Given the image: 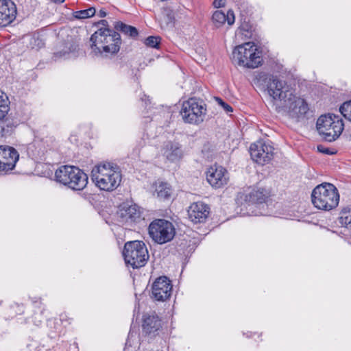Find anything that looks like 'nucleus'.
Listing matches in <instances>:
<instances>
[{
	"instance_id": "nucleus-12",
	"label": "nucleus",
	"mask_w": 351,
	"mask_h": 351,
	"mask_svg": "<svg viewBox=\"0 0 351 351\" xmlns=\"http://www.w3.org/2000/svg\"><path fill=\"white\" fill-rule=\"evenodd\" d=\"M172 285L166 277L158 278L152 285V297L157 301H165L171 295Z\"/></svg>"
},
{
	"instance_id": "nucleus-16",
	"label": "nucleus",
	"mask_w": 351,
	"mask_h": 351,
	"mask_svg": "<svg viewBox=\"0 0 351 351\" xmlns=\"http://www.w3.org/2000/svg\"><path fill=\"white\" fill-rule=\"evenodd\" d=\"M162 322L156 315H145L143 319V333L149 337H154L159 333Z\"/></svg>"
},
{
	"instance_id": "nucleus-7",
	"label": "nucleus",
	"mask_w": 351,
	"mask_h": 351,
	"mask_svg": "<svg viewBox=\"0 0 351 351\" xmlns=\"http://www.w3.org/2000/svg\"><path fill=\"white\" fill-rule=\"evenodd\" d=\"M148 229L151 238L158 244L171 241L176 234V228L173 224L163 219L154 220L149 224Z\"/></svg>"
},
{
	"instance_id": "nucleus-38",
	"label": "nucleus",
	"mask_w": 351,
	"mask_h": 351,
	"mask_svg": "<svg viewBox=\"0 0 351 351\" xmlns=\"http://www.w3.org/2000/svg\"><path fill=\"white\" fill-rule=\"evenodd\" d=\"M241 29L244 31H248L247 28L244 26H242Z\"/></svg>"
},
{
	"instance_id": "nucleus-29",
	"label": "nucleus",
	"mask_w": 351,
	"mask_h": 351,
	"mask_svg": "<svg viewBox=\"0 0 351 351\" xmlns=\"http://www.w3.org/2000/svg\"><path fill=\"white\" fill-rule=\"evenodd\" d=\"M96 10L93 7H90L86 10L74 12L73 15L77 19H85L93 16L95 14Z\"/></svg>"
},
{
	"instance_id": "nucleus-24",
	"label": "nucleus",
	"mask_w": 351,
	"mask_h": 351,
	"mask_svg": "<svg viewBox=\"0 0 351 351\" xmlns=\"http://www.w3.org/2000/svg\"><path fill=\"white\" fill-rule=\"evenodd\" d=\"M10 110V101L7 95L0 90V121H7V115Z\"/></svg>"
},
{
	"instance_id": "nucleus-25",
	"label": "nucleus",
	"mask_w": 351,
	"mask_h": 351,
	"mask_svg": "<svg viewBox=\"0 0 351 351\" xmlns=\"http://www.w3.org/2000/svg\"><path fill=\"white\" fill-rule=\"evenodd\" d=\"M339 223L351 229V208L346 207L342 209L339 218Z\"/></svg>"
},
{
	"instance_id": "nucleus-22",
	"label": "nucleus",
	"mask_w": 351,
	"mask_h": 351,
	"mask_svg": "<svg viewBox=\"0 0 351 351\" xmlns=\"http://www.w3.org/2000/svg\"><path fill=\"white\" fill-rule=\"evenodd\" d=\"M87 176L75 166L62 165L56 170L55 176Z\"/></svg>"
},
{
	"instance_id": "nucleus-40",
	"label": "nucleus",
	"mask_w": 351,
	"mask_h": 351,
	"mask_svg": "<svg viewBox=\"0 0 351 351\" xmlns=\"http://www.w3.org/2000/svg\"><path fill=\"white\" fill-rule=\"evenodd\" d=\"M5 130V128L4 127L2 128V131H4Z\"/></svg>"
},
{
	"instance_id": "nucleus-32",
	"label": "nucleus",
	"mask_w": 351,
	"mask_h": 351,
	"mask_svg": "<svg viewBox=\"0 0 351 351\" xmlns=\"http://www.w3.org/2000/svg\"><path fill=\"white\" fill-rule=\"evenodd\" d=\"M215 99L217 102V104L219 106H221L226 112H230L233 111L232 106L226 103L221 98L215 97Z\"/></svg>"
},
{
	"instance_id": "nucleus-31",
	"label": "nucleus",
	"mask_w": 351,
	"mask_h": 351,
	"mask_svg": "<svg viewBox=\"0 0 351 351\" xmlns=\"http://www.w3.org/2000/svg\"><path fill=\"white\" fill-rule=\"evenodd\" d=\"M161 38L160 36H148L145 40V44L149 47L158 49L160 43Z\"/></svg>"
},
{
	"instance_id": "nucleus-5",
	"label": "nucleus",
	"mask_w": 351,
	"mask_h": 351,
	"mask_svg": "<svg viewBox=\"0 0 351 351\" xmlns=\"http://www.w3.org/2000/svg\"><path fill=\"white\" fill-rule=\"evenodd\" d=\"M318 133L327 142H333L341 134L344 124L338 115L328 114L321 115L316 123Z\"/></svg>"
},
{
	"instance_id": "nucleus-37",
	"label": "nucleus",
	"mask_w": 351,
	"mask_h": 351,
	"mask_svg": "<svg viewBox=\"0 0 351 351\" xmlns=\"http://www.w3.org/2000/svg\"><path fill=\"white\" fill-rule=\"evenodd\" d=\"M51 1L56 3H63L65 0H51Z\"/></svg>"
},
{
	"instance_id": "nucleus-6",
	"label": "nucleus",
	"mask_w": 351,
	"mask_h": 351,
	"mask_svg": "<svg viewBox=\"0 0 351 351\" xmlns=\"http://www.w3.org/2000/svg\"><path fill=\"white\" fill-rule=\"evenodd\" d=\"M123 255L126 265L132 268L143 267L149 259L145 244L141 241H133L125 244Z\"/></svg>"
},
{
	"instance_id": "nucleus-14",
	"label": "nucleus",
	"mask_w": 351,
	"mask_h": 351,
	"mask_svg": "<svg viewBox=\"0 0 351 351\" xmlns=\"http://www.w3.org/2000/svg\"><path fill=\"white\" fill-rule=\"evenodd\" d=\"M187 213L189 219L193 223H204L210 214V207L202 202H193Z\"/></svg>"
},
{
	"instance_id": "nucleus-8",
	"label": "nucleus",
	"mask_w": 351,
	"mask_h": 351,
	"mask_svg": "<svg viewBox=\"0 0 351 351\" xmlns=\"http://www.w3.org/2000/svg\"><path fill=\"white\" fill-rule=\"evenodd\" d=\"M206 109L195 98H191L182 104L180 114L184 123L198 125L204 121Z\"/></svg>"
},
{
	"instance_id": "nucleus-2",
	"label": "nucleus",
	"mask_w": 351,
	"mask_h": 351,
	"mask_svg": "<svg viewBox=\"0 0 351 351\" xmlns=\"http://www.w3.org/2000/svg\"><path fill=\"white\" fill-rule=\"evenodd\" d=\"M91 49L99 53H116L120 49L121 39L120 34L108 27L99 29L90 36Z\"/></svg>"
},
{
	"instance_id": "nucleus-23",
	"label": "nucleus",
	"mask_w": 351,
	"mask_h": 351,
	"mask_svg": "<svg viewBox=\"0 0 351 351\" xmlns=\"http://www.w3.org/2000/svg\"><path fill=\"white\" fill-rule=\"evenodd\" d=\"M114 29L132 38H136L138 35V31L135 27L127 25L121 21L115 23Z\"/></svg>"
},
{
	"instance_id": "nucleus-17",
	"label": "nucleus",
	"mask_w": 351,
	"mask_h": 351,
	"mask_svg": "<svg viewBox=\"0 0 351 351\" xmlns=\"http://www.w3.org/2000/svg\"><path fill=\"white\" fill-rule=\"evenodd\" d=\"M88 177H54V180L73 190H82L88 184Z\"/></svg>"
},
{
	"instance_id": "nucleus-20",
	"label": "nucleus",
	"mask_w": 351,
	"mask_h": 351,
	"mask_svg": "<svg viewBox=\"0 0 351 351\" xmlns=\"http://www.w3.org/2000/svg\"><path fill=\"white\" fill-rule=\"evenodd\" d=\"M114 173L121 176L120 167L115 163L104 162L96 165L91 171V176L102 174L103 176H113Z\"/></svg>"
},
{
	"instance_id": "nucleus-27",
	"label": "nucleus",
	"mask_w": 351,
	"mask_h": 351,
	"mask_svg": "<svg viewBox=\"0 0 351 351\" xmlns=\"http://www.w3.org/2000/svg\"><path fill=\"white\" fill-rule=\"evenodd\" d=\"M206 181L215 189H219L226 184L228 182V177H206Z\"/></svg>"
},
{
	"instance_id": "nucleus-11",
	"label": "nucleus",
	"mask_w": 351,
	"mask_h": 351,
	"mask_svg": "<svg viewBox=\"0 0 351 351\" xmlns=\"http://www.w3.org/2000/svg\"><path fill=\"white\" fill-rule=\"evenodd\" d=\"M19 154L12 147L0 146V172L12 170L19 160Z\"/></svg>"
},
{
	"instance_id": "nucleus-1",
	"label": "nucleus",
	"mask_w": 351,
	"mask_h": 351,
	"mask_svg": "<svg viewBox=\"0 0 351 351\" xmlns=\"http://www.w3.org/2000/svg\"><path fill=\"white\" fill-rule=\"evenodd\" d=\"M267 91L276 101L278 112L286 113L296 121H300L306 117L309 110L307 102L304 99L293 94L285 82L277 78L270 80L267 84Z\"/></svg>"
},
{
	"instance_id": "nucleus-13",
	"label": "nucleus",
	"mask_w": 351,
	"mask_h": 351,
	"mask_svg": "<svg viewBox=\"0 0 351 351\" xmlns=\"http://www.w3.org/2000/svg\"><path fill=\"white\" fill-rule=\"evenodd\" d=\"M119 221L123 224L131 225L138 222L141 219V211L136 204H122L117 213Z\"/></svg>"
},
{
	"instance_id": "nucleus-18",
	"label": "nucleus",
	"mask_w": 351,
	"mask_h": 351,
	"mask_svg": "<svg viewBox=\"0 0 351 351\" xmlns=\"http://www.w3.org/2000/svg\"><path fill=\"white\" fill-rule=\"evenodd\" d=\"M162 151L163 156L170 161L179 160L182 157V147L178 142H166Z\"/></svg>"
},
{
	"instance_id": "nucleus-15",
	"label": "nucleus",
	"mask_w": 351,
	"mask_h": 351,
	"mask_svg": "<svg viewBox=\"0 0 351 351\" xmlns=\"http://www.w3.org/2000/svg\"><path fill=\"white\" fill-rule=\"evenodd\" d=\"M17 9L16 4L11 0H0V27L10 25L16 19Z\"/></svg>"
},
{
	"instance_id": "nucleus-39",
	"label": "nucleus",
	"mask_w": 351,
	"mask_h": 351,
	"mask_svg": "<svg viewBox=\"0 0 351 351\" xmlns=\"http://www.w3.org/2000/svg\"><path fill=\"white\" fill-rule=\"evenodd\" d=\"M167 16H168L169 21L170 22H171V21H172V17H171L170 15H167Z\"/></svg>"
},
{
	"instance_id": "nucleus-9",
	"label": "nucleus",
	"mask_w": 351,
	"mask_h": 351,
	"mask_svg": "<svg viewBox=\"0 0 351 351\" xmlns=\"http://www.w3.org/2000/svg\"><path fill=\"white\" fill-rule=\"evenodd\" d=\"M271 196L269 189L265 187H256L248 193H239L237 200L241 205H258L267 203Z\"/></svg>"
},
{
	"instance_id": "nucleus-35",
	"label": "nucleus",
	"mask_w": 351,
	"mask_h": 351,
	"mask_svg": "<svg viewBox=\"0 0 351 351\" xmlns=\"http://www.w3.org/2000/svg\"><path fill=\"white\" fill-rule=\"evenodd\" d=\"M107 15V13L106 12L103 10V9H101L99 12H98V16L101 18H104Z\"/></svg>"
},
{
	"instance_id": "nucleus-30",
	"label": "nucleus",
	"mask_w": 351,
	"mask_h": 351,
	"mask_svg": "<svg viewBox=\"0 0 351 351\" xmlns=\"http://www.w3.org/2000/svg\"><path fill=\"white\" fill-rule=\"evenodd\" d=\"M339 111L346 119L351 121V99L343 103Z\"/></svg>"
},
{
	"instance_id": "nucleus-36",
	"label": "nucleus",
	"mask_w": 351,
	"mask_h": 351,
	"mask_svg": "<svg viewBox=\"0 0 351 351\" xmlns=\"http://www.w3.org/2000/svg\"><path fill=\"white\" fill-rule=\"evenodd\" d=\"M98 23L101 25H103V26H104V27H108V21L106 20H104V19H102V20L99 21L98 22Z\"/></svg>"
},
{
	"instance_id": "nucleus-19",
	"label": "nucleus",
	"mask_w": 351,
	"mask_h": 351,
	"mask_svg": "<svg viewBox=\"0 0 351 351\" xmlns=\"http://www.w3.org/2000/svg\"><path fill=\"white\" fill-rule=\"evenodd\" d=\"M96 186L101 190L113 191L121 183V177H91Z\"/></svg>"
},
{
	"instance_id": "nucleus-21",
	"label": "nucleus",
	"mask_w": 351,
	"mask_h": 351,
	"mask_svg": "<svg viewBox=\"0 0 351 351\" xmlns=\"http://www.w3.org/2000/svg\"><path fill=\"white\" fill-rule=\"evenodd\" d=\"M212 20L217 27H221L226 22L232 25L234 23V14L232 10H229L226 14L222 11L217 10L213 13Z\"/></svg>"
},
{
	"instance_id": "nucleus-34",
	"label": "nucleus",
	"mask_w": 351,
	"mask_h": 351,
	"mask_svg": "<svg viewBox=\"0 0 351 351\" xmlns=\"http://www.w3.org/2000/svg\"><path fill=\"white\" fill-rule=\"evenodd\" d=\"M226 4V0H214L213 5L216 8L223 7Z\"/></svg>"
},
{
	"instance_id": "nucleus-26",
	"label": "nucleus",
	"mask_w": 351,
	"mask_h": 351,
	"mask_svg": "<svg viewBox=\"0 0 351 351\" xmlns=\"http://www.w3.org/2000/svg\"><path fill=\"white\" fill-rule=\"evenodd\" d=\"M227 170L221 165L217 163L210 166L206 171V176H225Z\"/></svg>"
},
{
	"instance_id": "nucleus-28",
	"label": "nucleus",
	"mask_w": 351,
	"mask_h": 351,
	"mask_svg": "<svg viewBox=\"0 0 351 351\" xmlns=\"http://www.w3.org/2000/svg\"><path fill=\"white\" fill-rule=\"evenodd\" d=\"M156 192L158 193V196L162 199H167L170 197L171 194V188L167 183H160L156 187Z\"/></svg>"
},
{
	"instance_id": "nucleus-3",
	"label": "nucleus",
	"mask_w": 351,
	"mask_h": 351,
	"mask_svg": "<svg viewBox=\"0 0 351 351\" xmlns=\"http://www.w3.org/2000/svg\"><path fill=\"white\" fill-rule=\"evenodd\" d=\"M311 202L317 209L327 211L332 210L339 202L338 190L332 184L322 183L313 190Z\"/></svg>"
},
{
	"instance_id": "nucleus-4",
	"label": "nucleus",
	"mask_w": 351,
	"mask_h": 351,
	"mask_svg": "<svg viewBox=\"0 0 351 351\" xmlns=\"http://www.w3.org/2000/svg\"><path fill=\"white\" fill-rule=\"evenodd\" d=\"M232 61L239 66L255 69L262 64L263 58L254 43H245L234 49Z\"/></svg>"
},
{
	"instance_id": "nucleus-33",
	"label": "nucleus",
	"mask_w": 351,
	"mask_h": 351,
	"mask_svg": "<svg viewBox=\"0 0 351 351\" xmlns=\"http://www.w3.org/2000/svg\"><path fill=\"white\" fill-rule=\"evenodd\" d=\"M317 151L320 153L327 154V155H333L337 153L335 149H331L329 147H326L322 145H318L317 147Z\"/></svg>"
},
{
	"instance_id": "nucleus-10",
	"label": "nucleus",
	"mask_w": 351,
	"mask_h": 351,
	"mask_svg": "<svg viewBox=\"0 0 351 351\" xmlns=\"http://www.w3.org/2000/svg\"><path fill=\"white\" fill-rule=\"evenodd\" d=\"M274 147L267 145L263 140L258 141L250 147L252 159L256 163L265 165L269 163L274 157Z\"/></svg>"
}]
</instances>
